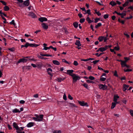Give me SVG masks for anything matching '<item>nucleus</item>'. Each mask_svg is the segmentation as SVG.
I'll list each match as a JSON object with an SVG mask.
<instances>
[{
    "label": "nucleus",
    "mask_w": 133,
    "mask_h": 133,
    "mask_svg": "<svg viewBox=\"0 0 133 133\" xmlns=\"http://www.w3.org/2000/svg\"><path fill=\"white\" fill-rule=\"evenodd\" d=\"M89 78L91 80H94L95 79V77L93 76H90L89 77Z\"/></svg>",
    "instance_id": "obj_40"
},
{
    "label": "nucleus",
    "mask_w": 133,
    "mask_h": 133,
    "mask_svg": "<svg viewBox=\"0 0 133 133\" xmlns=\"http://www.w3.org/2000/svg\"><path fill=\"white\" fill-rule=\"evenodd\" d=\"M10 24H12L14 26H15L16 25V24L15 23V21L14 20H12L11 22L10 23Z\"/></svg>",
    "instance_id": "obj_35"
},
{
    "label": "nucleus",
    "mask_w": 133,
    "mask_h": 133,
    "mask_svg": "<svg viewBox=\"0 0 133 133\" xmlns=\"http://www.w3.org/2000/svg\"><path fill=\"white\" fill-rule=\"evenodd\" d=\"M116 103L112 102V105L111 107V109H113L115 107L116 105Z\"/></svg>",
    "instance_id": "obj_29"
},
{
    "label": "nucleus",
    "mask_w": 133,
    "mask_h": 133,
    "mask_svg": "<svg viewBox=\"0 0 133 133\" xmlns=\"http://www.w3.org/2000/svg\"><path fill=\"white\" fill-rule=\"evenodd\" d=\"M31 68L30 66H24L23 67V71H24V69H27L28 70L30 69Z\"/></svg>",
    "instance_id": "obj_18"
},
{
    "label": "nucleus",
    "mask_w": 133,
    "mask_h": 133,
    "mask_svg": "<svg viewBox=\"0 0 133 133\" xmlns=\"http://www.w3.org/2000/svg\"><path fill=\"white\" fill-rule=\"evenodd\" d=\"M38 20L40 22H43L44 21H47V19L45 17H41L38 18Z\"/></svg>",
    "instance_id": "obj_9"
},
{
    "label": "nucleus",
    "mask_w": 133,
    "mask_h": 133,
    "mask_svg": "<svg viewBox=\"0 0 133 133\" xmlns=\"http://www.w3.org/2000/svg\"><path fill=\"white\" fill-rule=\"evenodd\" d=\"M107 46H105L104 47L99 48L100 51L103 52L106 50H107Z\"/></svg>",
    "instance_id": "obj_19"
},
{
    "label": "nucleus",
    "mask_w": 133,
    "mask_h": 133,
    "mask_svg": "<svg viewBox=\"0 0 133 133\" xmlns=\"http://www.w3.org/2000/svg\"><path fill=\"white\" fill-rule=\"evenodd\" d=\"M62 62H63L65 63H66L70 64H71V62H69L67 61L65 59H62Z\"/></svg>",
    "instance_id": "obj_33"
},
{
    "label": "nucleus",
    "mask_w": 133,
    "mask_h": 133,
    "mask_svg": "<svg viewBox=\"0 0 133 133\" xmlns=\"http://www.w3.org/2000/svg\"><path fill=\"white\" fill-rule=\"evenodd\" d=\"M0 2L2 3L4 5H6V2L0 0Z\"/></svg>",
    "instance_id": "obj_42"
},
{
    "label": "nucleus",
    "mask_w": 133,
    "mask_h": 133,
    "mask_svg": "<svg viewBox=\"0 0 133 133\" xmlns=\"http://www.w3.org/2000/svg\"><path fill=\"white\" fill-rule=\"evenodd\" d=\"M52 63L56 65H59L60 64L59 62L57 60L53 61Z\"/></svg>",
    "instance_id": "obj_23"
},
{
    "label": "nucleus",
    "mask_w": 133,
    "mask_h": 133,
    "mask_svg": "<svg viewBox=\"0 0 133 133\" xmlns=\"http://www.w3.org/2000/svg\"><path fill=\"white\" fill-rule=\"evenodd\" d=\"M122 15H121V17L122 18H123L124 17V16L126 15L125 13H121Z\"/></svg>",
    "instance_id": "obj_58"
},
{
    "label": "nucleus",
    "mask_w": 133,
    "mask_h": 133,
    "mask_svg": "<svg viewBox=\"0 0 133 133\" xmlns=\"http://www.w3.org/2000/svg\"><path fill=\"white\" fill-rule=\"evenodd\" d=\"M28 15L29 16H31L32 18H35L36 17V16L35 14L32 12H29Z\"/></svg>",
    "instance_id": "obj_15"
},
{
    "label": "nucleus",
    "mask_w": 133,
    "mask_h": 133,
    "mask_svg": "<svg viewBox=\"0 0 133 133\" xmlns=\"http://www.w3.org/2000/svg\"><path fill=\"white\" fill-rule=\"evenodd\" d=\"M12 112L14 113H20V110L16 108L12 110Z\"/></svg>",
    "instance_id": "obj_25"
},
{
    "label": "nucleus",
    "mask_w": 133,
    "mask_h": 133,
    "mask_svg": "<svg viewBox=\"0 0 133 133\" xmlns=\"http://www.w3.org/2000/svg\"><path fill=\"white\" fill-rule=\"evenodd\" d=\"M74 71L73 70H68L66 71V74L72 77L74 75H75V74L72 73Z\"/></svg>",
    "instance_id": "obj_5"
},
{
    "label": "nucleus",
    "mask_w": 133,
    "mask_h": 133,
    "mask_svg": "<svg viewBox=\"0 0 133 133\" xmlns=\"http://www.w3.org/2000/svg\"><path fill=\"white\" fill-rule=\"evenodd\" d=\"M19 103L21 104H24L25 103V101L23 100H21L19 101Z\"/></svg>",
    "instance_id": "obj_57"
},
{
    "label": "nucleus",
    "mask_w": 133,
    "mask_h": 133,
    "mask_svg": "<svg viewBox=\"0 0 133 133\" xmlns=\"http://www.w3.org/2000/svg\"><path fill=\"white\" fill-rule=\"evenodd\" d=\"M102 24L101 23H99L97 24V25L95 26V28H97L98 27H99L102 25Z\"/></svg>",
    "instance_id": "obj_34"
},
{
    "label": "nucleus",
    "mask_w": 133,
    "mask_h": 133,
    "mask_svg": "<svg viewBox=\"0 0 133 133\" xmlns=\"http://www.w3.org/2000/svg\"><path fill=\"white\" fill-rule=\"evenodd\" d=\"M114 49L116 51H118L119 50V48L118 46H115L114 48Z\"/></svg>",
    "instance_id": "obj_43"
},
{
    "label": "nucleus",
    "mask_w": 133,
    "mask_h": 133,
    "mask_svg": "<svg viewBox=\"0 0 133 133\" xmlns=\"http://www.w3.org/2000/svg\"><path fill=\"white\" fill-rule=\"evenodd\" d=\"M37 57L41 59H44V60H46V59H48V58L43 57H42L40 56L39 55Z\"/></svg>",
    "instance_id": "obj_32"
},
{
    "label": "nucleus",
    "mask_w": 133,
    "mask_h": 133,
    "mask_svg": "<svg viewBox=\"0 0 133 133\" xmlns=\"http://www.w3.org/2000/svg\"><path fill=\"white\" fill-rule=\"evenodd\" d=\"M106 78H105L102 77H101L100 79V81H104L106 80Z\"/></svg>",
    "instance_id": "obj_38"
},
{
    "label": "nucleus",
    "mask_w": 133,
    "mask_h": 133,
    "mask_svg": "<svg viewBox=\"0 0 133 133\" xmlns=\"http://www.w3.org/2000/svg\"><path fill=\"white\" fill-rule=\"evenodd\" d=\"M8 128L9 129V130H11L12 129V128L10 126V125L9 124H8L7 125Z\"/></svg>",
    "instance_id": "obj_61"
},
{
    "label": "nucleus",
    "mask_w": 133,
    "mask_h": 133,
    "mask_svg": "<svg viewBox=\"0 0 133 133\" xmlns=\"http://www.w3.org/2000/svg\"><path fill=\"white\" fill-rule=\"evenodd\" d=\"M12 125L14 127V128L17 131H21V130L19 129V128L18 126V125L15 122H14L12 124Z\"/></svg>",
    "instance_id": "obj_6"
},
{
    "label": "nucleus",
    "mask_w": 133,
    "mask_h": 133,
    "mask_svg": "<svg viewBox=\"0 0 133 133\" xmlns=\"http://www.w3.org/2000/svg\"><path fill=\"white\" fill-rule=\"evenodd\" d=\"M129 87V85H127L125 84H123V90L125 91Z\"/></svg>",
    "instance_id": "obj_21"
},
{
    "label": "nucleus",
    "mask_w": 133,
    "mask_h": 133,
    "mask_svg": "<svg viewBox=\"0 0 133 133\" xmlns=\"http://www.w3.org/2000/svg\"><path fill=\"white\" fill-rule=\"evenodd\" d=\"M100 18H96L95 19V21H94L95 23H97L100 20Z\"/></svg>",
    "instance_id": "obj_46"
},
{
    "label": "nucleus",
    "mask_w": 133,
    "mask_h": 133,
    "mask_svg": "<svg viewBox=\"0 0 133 133\" xmlns=\"http://www.w3.org/2000/svg\"><path fill=\"white\" fill-rule=\"evenodd\" d=\"M78 103L82 106H86L87 107L88 106L87 103L86 102L85 103L83 101H79Z\"/></svg>",
    "instance_id": "obj_7"
},
{
    "label": "nucleus",
    "mask_w": 133,
    "mask_h": 133,
    "mask_svg": "<svg viewBox=\"0 0 133 133\" xmlns=\"http://www.w3.org/2000/svg\"><path fill=\"white\" fill-rule=\"evenodd\" d=\"M86 82L89 83H93L94 82L92 81H90V80H86Z\"/></svg>",
    "instance_id": "obj_51"
},
{
    "label": "nucleus",
    "mask_w": 133,
    "mask_h": 133,
    "mask_svg": "<svg viewBox=\"0 0 133 133\" xmlns=\"http://www.w3.org/2000/svg\"><path fill=\"white\" fill-rule=\"evenodd\" d=\"M65 78H57L56 80L58 82H61L62 81L64 80Z\"/></svg>",
    "instance_id": "obj_13"
},
{
    "label": "nucleus",
    "mask_w": 133,
    "mask_h": 133,
    "mask_svg": "<svg viewBox=\"0 0 133 133\" xmlns=\"http://www.w3.org/2000/svg\"><path fill=\"white\" fill-rule=\"evenodd\" d=\"M63 98L65 100H66L67 99L66 97L65 94L63 95Z\"/></svg>",
    "instance_id": "obj_60"
},
{
    "label": "nucleus",
    "mask_w": 133,
    "mask_h": 133,
    "mask_svg": "<svg viewBox=\"0 0 133 133\" xmlns=\"http://www.w3.org/2000/svg\"><path fill=\"white\" fill-rule=\"evenodd\" d=\"M47 71L48 74L50 76V79H52V77L53 76V74H52V69L50 68H48L47 70Z\"/></svg>",
    "instance_id": "obj_2"
},
{
    "label": "nucleus",
    "mask_w": 133,
    "mask_h": 133,
    "mask_svg": "<svg viewBox=\"0 0 133 133\" xmlns=\"http://www.w3.org/2000/svg\"><path fill=\"white\" fill-rule=\"evenodd\" d=\"M73 64L75 66H77L78 65V63L76 61H74Z\"/></svg>",
    "instance_id": "obj_49"
},
{
    "label": "nucleus",
    "mask_w": 133,
    "mask_h": 133,
    "mask_svg": "<svg viewBox=\"0 0 133 133\" xmlns=\"http://www.w3.org/2000/svg\"><path fill=\"white\" fill-rule=\"evenodd\" d=\"M127 100L125 99H124L122 101L123 103L125 104H126L127 103Z\"/></svg>",
    "instance_id": "obj_63"
},
{
    "label": "nucleus",
    "mask_w": 133,
    "mask_h": 133,
    "mask_svg": "<svg viewBox=\"0 0 133 133\" xmlns=\"http://www.w3.org/2000/svg\"><path fill=\"white\" fill-rule=\"evenodd\" d=\"M130 112L131 116L133 117V110H130Z\"/></svg>",
    "instance_id": "obj_55"
},
{
    "label": "nucleus",
    "mask_w": 133,
    "mask_h": 133,
    "mask_svg": "<svg viewBox=\"0 0 133 133\" xmlns=\"http://www.w3.org/2000/svg\"><path fill=\"white\" fill-rule=\"evenodd\" d=\"M4 9L5 11H8L9 10V8L8 6H6L4 7Z\"/></svg>",
    "instance_id": "obj_31"
},
{
    "label": "nucleus",
    "mask_w": 133,
    "mask_h": 133,
    "mask_svg": "<svg viewBox=\"0 0 133 133\" xmlns=\"http://www.w3.org/2000/svg\"><path fill=\"white\" fill-rule=\"evenodd\" d=\"M27 61L28 59L24 58H21L18 61V63H19L21 62H26Z\"/></svg>",
    "instance_id": "obj_8"
},
{
    "label": "nucleus",
    "mask_w": 133,
    "mask_h": 133,
    "mask_svg": "<svg viewBox=\"0 0 133 133\" xmlns=\"http://www.w3.org/2000/svg\"><path fill=\"white\" fill-rule=\"evenodd\" d=\"M85 19L84 18H82L80 19L79 22L81 23H84L85 21Z\"/></svg>",
    "instance_id": "obj_36"
},
{
    "label": "nucleus",
    "mask_w": 133,
    "mask_h": 133,
    "mask_svg": "<svg viewBox=\"0 0 133 133\" xmlns=\"http://www.w3.org/2000/svg\"><path fill=\"white\" fill-rule=\"evenodd\" d=\"M73 76H72L73 79V82L74 83L76 82L77 80L80 79V77L78 76H76L75 74V75H74Z\"/></svg>",
    "instance_id": "obj_4"
},
{
    "label": "nucleus",
    "mask_w": 133,
    "mask_h": 133,
    "mask_svg": "<svg viewBox=\"0 0 133 133\" xmlns=\"http://www.w3.org/2000/svg\"><path fill=\"white\" fill-rule=\"evenodd\" d=\"M82 85L84 86L86 88L88 89V85L86 83H84Z\"/></svg>",
    "instance_id": "obj_41"
},
{
    "label": "nucleus",
    "mask_w": 133,
    "mask_h": 133,
    "mask_svg": "<svg viewBox=\"0 0 133 133\" xmlns=\"http://www.w3.org/2000/svg\"><path fill=\"white\" fill-rule=\"evenodd\" d=\"M61 130H55L53 131V133H61Z\"/></svg>",
    "instance_id": "obj_47"
},
{
    "label": "nucleus",
    "mask_w": 133,
    "mask_h": 133,
    "mask_svg": "<svg viewBox=\"0 0 133 133\" xmlns=\"http://www.w3.org/2000/svg\"><path fill=\"white\" fill-rule=\"evenodd\" d=\"M75 44L77 45L78 47L80 46L81 45L80 41L78 40L76 41Z\"/></svg>",
    "instance_id": "obj_17"
},
{
    "label": "nucleus",
    "mask_w": 133,
    "mask_h": 133,
    "mask_svg": "<svg viewBox=\"0 0 133 133\" xmlns=\"http://www.w3.org/2000/svg\"><path fill=\"white\" fill-rule=\"evenodd\" d=\"M34 124L35 123L34 122H30L27 124L26 127L28 128L30 127L33 126Z\"/></svg>",
    "instance_id": "obj_12"
},
{
    "label": "nucleus",
    "mask_w": 133,
    "mask_h": 133,
    "mask_svg": "<svg viewBox=\"0 0 133 133\" xmlns=\"http://www.w3.org/2000/svg\"><path fill=\"white\" fill-rule=\"evenodd\" d=\"M132 70V69H124V71L125 72H129V71H131Z\"/></svg>",
    "instance_id": "obj_39"
},
{
    "label": "nucleus",
    "mask_w": 133,
    "mask_h": 133,
    "mask_svg": "<svg viewBox=\"0 0 133 133\" xmlns=\"http://www.w3.org/2000/svg\"><path fill=\"white\" fill-rule=\"evenodd\" d=\"M68 104L69 107L70 108L73 107H77L75 104L73 103H69Z\"/></svg>",
    "instance_id": "obj_16"
},
{
    "label": "nucleus",
    "mask_w": 133,
    "mask_h": 133,
    "mask_svg": "<svg viewBox=\"0 0 133 133\" xmlns=\"http://www.w3.org/2000/svg\"><path fill=\"white\" fill-rule=\"evenodd\" d=\"M33 96L35 98H37L38 96V94H36L34 95Z\"/></svg>",
    "instance_id": "obj_62"
},
{
    "label": "nucleus",
    "mask_w": 133,
    "mask_h": 133,
    "mask_svg": "<svg viewBox=\"0 0 133 133\" xmlns=\"http://www.w3.org/2000/svg\"><path fill=\"white\" fill-rule=\"evenodd\" d=\"M125 66H126V67L127 68H129L130 67V66L127 65L126 64H125L122 65V67H124Z\"/></svg>",
    "instance_id": "obj_52"
},
{
    "label": "nucleus",
    "mask_w": 133,
    "mask_h": 133,
    "mask_svg": "<svg viewBox=\"0 0 133 133\" xmlns=\"http://www.w3.org/2000/svg\"><path fill=\"white\" fill-rule=\"evenodd\" d=\"M109 17V15L108 14H105L104 16V19H106L108 18Z\"/></svg>",
    "instance_id": "obj_48"
},
{
    "label": "nucleus",
    "mask_w": 133,
    "mask_h": 133,
    "mask_svg": "<svg viewBox=\"0 0 133 133\" xmlns=\"http://www.w3.org/2000/svg\"><path fill=\"white\" fill-rule=\"evenodd\" d=\"M90 10V9H89L86 11L85 12V14H88V15H90L91 14Z\"/></svg>",
    "instance_id": "obj_44"
},
{
    "label": "nucleus",
    "mask_w": 133,
    "mask_h": 133,
    "mask_svg": "<svg viewBox=\"0 0 133 133\" xmlns=\"http://www.w3.org/2000/svg\"><path fill=\"white\" fill-rule=\"evenodd\" d=\"M68 98L70 99V100H72L73 99V97L71 96L70 95V94H69L68 96Z\"/></svg>",
    "instance_id": "obj_54"
},
{
    "label": "nucleus",
    "mask_w": 133,
    "mask_h": 133,
    "mask_svg": "<svg viewBox=\"0 0 133 133\" xmlns=\"http://www.w3.org/2000/svg\"><path fill=\"white\" fill-rule=\"evenodd\" d=\"M129 4V2L128 1L126 2L123 5V6L124 7H125L128 5Z\"/></svg>",
    "instance_id": "obj_37"
},
{
    "label": "nucleus",
    "mask_w": 133,
    "mask_h": 133,
    "mask_svg": "<svg viewBox=\"0 0 133 133\" xmlns=\"http://www.w3.org/2000/svg\"><path fill=\"white\" fill-rule=\"evenodd\" d=\"M119 98V96L117 95H115L114 97L113 101L116 103H117V99Z\"/></svg>",
    "instance_id": "obj_14"
},
{
    "label": "nucleus",
    "mask_w": 133,
    "mask_h": 133,
    "mask_svg": "<svg viewBox=\"0 0 133 133\" xmlns=\"http://www.w3.org/2000/svg\"><path fill=\"white\" fill-rule=\"evenodd\" d=\"M73 25L74 26L75 28H77L78 27V23L76 22H75L73 23Z\"/></svg>",
    "instance_id": "obj_30"
},
{
    "label": "nucleus",
    "mask_w": 133,
    "mask_h": 133,
    "mask_svg": "<svg viewBox=\"0 0 133 133\" xmlns=\"http://www.w3.org/2000/svg\"><path fill=\"white\" fill-rule=\"evenodd\" d=\"M29 43L28 42H26L25 45V47L27 48L28 46H29Z\"/></svg>",
    "instance_id": "obj_53"
},
{
    "label": "nucleus",
    "mask_w": 133,
    "mask_h": 133,
    "mask_svg": "<svg viewBox=\"0 0 133 133\" xmlns=\"http://www.w3.org/2000/svg\"><path fill=\"white\" fill-rule=\"evenodd\" d=\"M35 116H36V117H32V119H34L36 121L40 122L42 121L43 116V115H38L37 114H35Z\"/></svg>",
    "instance_id": "obj_1"
},
{
    "label": "nucleus",
    "mask_w": 133,
    "mask_h": 133,
    "mask_svg": "<svg viewBox=\"0 0 133 133\" xmlns=\"http://www.w3.org/2000/svg\"><path fill=\"white\" fill-rule=\"evenodd\" d=\"M104 39L103 40H104V42H105L107 41V39H108L107 38V37H105L104 36Z\"/></svg>",
    "instance_id": "obj_56"
},
{
    "label": "nucleus",
    "mask_w": 133,
    "mask_h": 133,
    "mask_svg": "<svg viewBox=\"0 0 133 133\" xmlns=\"http://www.w3.org/2000/svg\"><path fill=\"white\" fill-rule=\"evenodd\" d=\"M88 16H88V17L86 18V20L88 22V23H91V22H93V21H92L91 20H90V18Z\"/></svg>",
    "instance_id": "obj_26"
},
{
    "label": "nucleus",
    "mask_w": 133,
    "mask_h": 133,
    "mask_svg": "<svg viewBox=\"0 0 133 133\" xmlns=\"http://www.w3.org/2000/svg\"><path fill=\"white\" fill-rule=\"evenodd\" d=\"M124 58L125 60L124 61H122V65H125V64H126V63L127 61L130 59L129 58H128L127 57H124Z\"/></svg>",
    "instance_id": "obj_11"
},
{
    "label": "nucleus",
    "mask_w": 133,
    "mask_h": 133,
    "mask_svg": "<svg viewBox=\"0 0 133 133\" xmlns=\"http://www.w3.org/2000/svg\"><path fill=\"white\" fill-rule=\"evenodd\" d=\"M40 55L42 56H52V55H49V54H43L42 52H41L40 53Z\"/></svg>",
    "instance_id": "obj_24"
},
{
    "label": "nucleus",
    "mask_w": 133,
    "mask_h": 133,
    "mask_svg": "<svg viewBox=\"0 0 133 133\" xmlns=\"http://www.w3.org/2000/svg\"><path fill=\"white\" fill-rule=\"evenodd\" d=\"M99 88L100 89L105 90L107 89V86L105 85H103L102 84H99L98 85Z\"/></svg>",
    "instance_id": "obj_3"
},
{
    "label": "nucleus",
    "mask_w": 133,
    "mask_h": 133,
    "mask_svg": "<svg viewBox=\"0 0 133 133\" xmlns=\"http://www.w3.org/2000/svg\"><path fill=\"white\" fill-rule=\"evenodd\" d=\"M29 0H27L25 1L23 3V4L25 6H28L29 4Z\"/></svg>",
    "instance_id": "obj_20"
},
{
    "label": "nucleus",
    "mask_w": 133,
    "mask_h": 133,
    "mask_svg": "<svg viewBox=\"0 0 133 133\" xmlns=\"http://www.w3.org/2000/svg\"><path fill=\"white\" fill-rule=\"evenodd\" d=\"M114 75L115 76H117V77H118V75L117 74V72L116 71V70L115 71V72L114 73Z\"/></svg>",
    "instance_id": "obj_59"
},
{
    "label": "nucleus",
    "mask_w": 133,
    "mask_h": 133,
    "mask_svg": "<svg viewBox=\"0 0 133 133\" xmlns=\"http://www.w3.org/2000/svg\"><path fill=\"white\" fill-rule=\"evenodd\" d=\"M8 49L12 52H13L15 50V49L14 48H11Z\"/></svg>",
    "instance_id": "obj_50"
},
{
    "label": "nucleus",
    "mask_w": 133,
    "mask_h": 133,
    "mask_svg": "<svg viewBox=\"0 0 133 133\" xmlns=\"http://www.w3.org/2000/svg\"><path fill=\"white\" fill-rule=\"evenodd\" d=\"M78 15L80 18H81L82 17V15L81 13H79V14Z\"/></svg>",
    "instance_id": "obj_64"
},
{
    "label": "nucleus",
    "mask_w": 133,
    "mask_h": 133,
    "mask_svg": "<svg viewBox=\"0 0 133 133\" xmlns=\"http://www.w3.org/2000/svg\"><path fill=\"white\" fill-rule=\"evenodd\" d=\"M29 46L30 47H36L38 46L39 45L36 44L35 43L34 44H30L29 43Z\"/></svg>",
    "instance_id": "obj_22"
},
{
    "label": "nucleus",
    "mask_w": 133,
    "mask_h": 133,
    "mask_svg": "<svg viewBox=\"0 0 133 133\" xmlns=\"http://www.w3.org/2000/svg\"><path fill=\"white\" fill-rule=\"evenodd\" d=\"M43 28L45 29H47L48 28V26L45 23H42L41 25Z\"/></svg>",
    "instance_id": "obj_10"
},
{
    "label": "nucleus",
    "mask_w": 133,
    "mask_h": 133,
    "mask_svg": "<svg viewBox=\"0 0 133 133\" xmlns=\"http://www.w3.org/2000/svg\"><path fill=\"white\" fill-rule=\"evenodd\" d=\"M104 36H100L98 37V39L99 42H101L104 39Z\"/></svg>",
    "instance_id": "obj_27"
},
{
    "label": "nucleus",
    "mask_w": 133,
    "mask_h": 133,
    "mask_svg": "<svg viewBox=\"0 0 133 133\" xmlns=\"http://www.w3.org/2000/svg\"><path fill=\"white\" fill-rule=\"evenodd\" d=\"M109 4L113 6L115 5L116 4V3L114 1H112L110 2Z\"/></svg>",
    "instance_id": "obj_28"
},
{
    "label": "nucleus",
    "mask_w": 133,
    "mask_h": 133,
    "mask_svg": "<svg viewBox=\"0 0 133 133\" xmlns=\"http://www.w3.org/2000/svg\"><path fill=\"white\" fill-rule=\"evenodd\" d=\"M99 60H96L93 61L92 62L94 64H96L98 62H99Z\"/></svg>",
    "instance_id": "obj_45"
}]
</instances>
